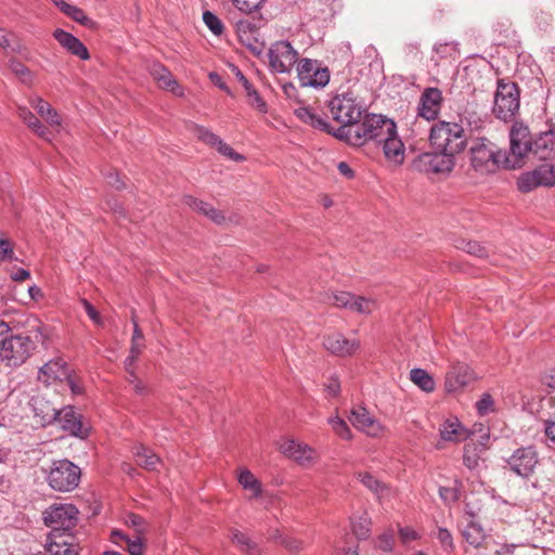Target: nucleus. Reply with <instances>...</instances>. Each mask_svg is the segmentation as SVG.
Segmentation results:
<instances>
[{
  "instance_id": "1",
  "label": "nucleus",
  "mask_w": 555,
  "mask_h": 555,
  "mask_svg": "<svg viewBox=\"0 0 555 555\" xmlns=\"http://www.w3.org/2000/svg\"><path fill=\"white\" fill-rule=\"evenodd\" d=\"M47 337L41 320L29 315L22 332L12 331L8 336L0 348V360L9 367H18L27 361L39 344H44Z\"/></svg>"
},
{
  "instance_id": "2",
  "label": "nucleus",
  "mask_w": 555,
  "mask_h": 555,
  "mask_svg": "<svg viewBox=\"0 0 555 555\" xmlns=\"http://www.w3.org/2000/svg\"><path fill=\"white\" fill-rule=\"evenodd\" d=\"M327 109L332 119L339 125L333 127V137L344 142L365 113V107L351 92L333 96L327 103Z\"/></svg>"
},
{
  "instance_id": "3",
  "label": "nucleus",
  "mask_w": 555,
  "mask_h": 555,
  "mask_svg": "<svg viewBox=\"0 0 555 555\" xmlns=\"http://www.w3.org/2000/svg\"><path fill=\"white\" fill-rule=\"evenodd\" d=\"M470 165L475 171L487 175L500 168L512 169L507 162V152L486 138L476 139L470 147Z\"/></svg>"
},
{
  "instance_id": "4",
  "label": "nucleus",
  "mask_w": 555,
  "mask_h": 555,
  "mask_svg": "<svg viewBox=\"0 0 555 555\" xmlns=\"http://www.w3.org/2000/svg\"><path fill=\"white\" fill-rule=\"evenodd\" d=\"M395 121L383 115L366 114L362 116L346 143L352 146H362L369 141L380 144L386 135L395 134Z\"/></svg>"
},
{
  "instance_id": "5",
  "label": "nucleus",
  "mask_w": 555,
  "mask_h": 555,
  "mask_svg": "<svg viewBox=\"0 0 555 555\" xmlns=\"http://www.w3.org/2000/svg\"><path fill=\"white\" fill-rule=\"evenodd\" d=\"M429 142L434 150L443 151L455 156L466 147L467 138L462 125L438 121L431 126Z\"/></svg>"
},
{
  "instance_id": "6",
  "label": "nucleus",
  "mask_w": 555,
  "mask_h": 555,
  "mask_svg": "<svg viewBox=\"0 0 555 555\" xmlns=\"http://www.w3.org/2000/svg\"><path fill=\"white\" fill-rule=\"evenodd\" d=\"M46 480L51 489L57 492L75 490L81 477V469L67 459L54 460L44 469Z\"/></svg>"
},
{
  "instance_id": "7",
  "label": "nucleus",
  "mask_w": 555,
  "mask_h": 555,
  "mask_svg": "<svg viewBox=\"0 0 555 555\" xmlns=\"http://www.w3.org/2000/svg\"><path fill=\"white\" fill-rule=\"evenodd\" d=\"M529 153H533V138L530 130L524 122L515 121L509 130L508 166L512 169L520 167Z\"/></svg>"
},
{
  "instance_id": "8",
  "label": "nucleus",
  "mask_w": 555,
  "mask_h": 555,
  "mask_svg": "<svg viewBox=\"0 0 555 555\" xmlns=\"http://www.w3.org/2000/svg\"><path fill=\"white\" fill-rule=\"evenodd\" d=\"M519 90L515 82L498 81L492 112L503 121L512 120L519 109Z\"/></svg>"
},
{
  "instance_id": "9",
  "label": "nucleus",
  "mask_w": 555,
  "mask_h": 555,
  "mask_svg": "<svg viewBox=\"0 0 555 555\" xmlns=\"http://www.w3.org/2000/svg\"><path fill=\"white\" fill-rule=\"evenodd\" d=\"M78 509L73 504H54L43 512L44 524L50 533L72 534L78 522Z\"/></svg>"
},
{
  "instance_id": "10",
  "label": "nucleus",
  "mask_w": 555,
  "mask_h": 555,
  "mask_svg": "<svg viewBox=\"0 0 555 555\" xmlns=\"http://www.w3.org/2000/svg\"><path fill=\"white\" fill-rule=\"evenodd\" d=\"M412 165L415 170L424 173H449L455 166V156L434 150L420 154Z\"/></svg>"
},
{
  "instance_id": "11",
  "label": "nucleus",
  "mask_w": 555,
  "mask_h": 555,
  "mask_svg": "<svg viewBox=\"0 0 555 555\" xmlns=\"http://www.w3.org/2000/svg\"><path fill=\"white\" fill-rule=\"evenodd\" d=\"M297 50L287 40H280L271 44L268 51L269 66L278 74L291 73L298 62Z\"/></svg>"
},
{
  "instance_id": "12",
  "label": "nucleus",
  "mask_w": 555,
  "mask_h": 555,
  "mask_svg": "<svg viewBox=\"0 0 555 555\" xmlns=\"http://www.w3.org/2000/svg\"><path fill=\"white\" fill-rule=\"evenodd\" d=\"M297 77L302 87L314 89L324 88L328 85L331 74L321 62L311 59H302L297 65Z\"/></svg>"
},
{
  "instance_id": "13",
  "label": "nucleus",
  "mask_w": 555,
  "mask_h": 555,
  "mask_svg": "<svg viewBox=\"0 0 555 555\" xmlns=\"http://www.w3.org/2000/svg\"><path fill=\"white\" fill-rule=\"evenodd\" d=\"M506 463L515 475L529 478L539 464V454L532 446L520 447L512 453Z\"/></svg>"
},
{
  "instance_id": "14",
  "label": "nucleus",
  "mask_w": 555,
  "mask_h": 555,
  "mask_svg": "<svg viewBox=\"0 0 555 555\" xmlns=\"http://www.w3.org/2000/svg\"><path fill=\"white\" fill-rule=\"evenodd\" d=\"M348 418L354 428L370 437H380L385 431V427L363 405L352 408Z\"/></svg>"
},
{
  "instance_id": "15",
  "label": "nucleus",
  "mask_w": 555,
  "mask_h": 555,
  "mask_svg": "<svg viewBox=\"0 0 555 555\" xmlns=\"http://www.w3.org/2000/svg\"><path fill=\"white\" fill-rule=\"evenodd\" d=\"M327 301L335 307L346 308L363 314H369L376 308L374 300L361 296L356 297L348 292L333 293L327 296Z\"/></svg>"
},
{
  "instance_id": "16",
  "label": "nucleus",
  "mask_w": 555,
  "mask_h": 555,
  "mask_svg": "<svg viewBox=\"0 0 555 555\" xmlns=\"http://www.w3.org/2000/svg\"><path fill=\"white\" fill-rule=\"evenodd\" d=\"M323 346L330 353L346 358L356 354L361 348V343L358 338H347L336 332L323 337Z\"/></svg>"
},
{
  "instance_id": "17",
  "label": "nucleus",
  "mask_w": 555,
  "mask_h": 555,
  "mask_svg": "<svg viewBox=\"0 0 555 555\" xmlns=\"http://www.w3.org/2000/svg\"><path fill=\"white\" fill-rule=\"evenodd\" d=\"M57 413L55 423H59L64 431L78 438L88 437L90 428L82 423V416L75 411L74 406H63Z\"/></svg>"
},
{
  "instance_id": "18",
  "label": "nucleus",
  "mask_w": 555,
  "mask_h": 555,
  "mask_svg": "<svg viewBox=\"0 0 555 555\" xmlns=\"http://www.w3.org/2000/svg\"><path fill=\"white\" fill-rule=\"evenodd\" d=\"M29 405L40 426L46 427L56 422L59 408L44 395L33 396Z\"/></svg>"
},
{
  "instance_id": "19",
  "label": "nucleus",
  "mask_w": 555,
  "mask_h": 555,
  "mask_svg": "<svg viewBox=\"0 0 555 555\" xmlns=\"http://www.w3.org/2000/svg\"><path fill=\"white\" fill-rule=\"evenodd\" d=\"M44 547L49 555L79 554V545L74 534L49 533Z\"/></svg>"
},
{
  "instance_id": "20",
  "label": "nucleus",
  "mask_w": 555,
  "mask_h": 555,
  "mask_svg": "<svg viewBox=\"0 0 555 555\" xmlns=\"http://www.w3.org/2000/svg\"><path fill=\"white\" fill-rule=\"evenodd\" d=\"M441 102L442 93L438 88H426L418 102V116L428 121L435 120L439 115Z\"/></svg>"
},
{
  "instance_id": "21",
  "label": "nucleus",
  "mask_w": 555,
  "mask_h": 555,
  "mask_svg": "<svg viewBox=\"0 0 555 555\" xmlns=\"http://www.w3.org/2000/svg\"><path fill=\"white\" fill-rule=\"evenodd\" d=\"M261 22L262 18L258 21V24L248 20H240L235 26L240 42L255 53H260L262 50V43L258 40Z\"/></svg>"
},
{
  "instance_id": "22",
  "label": "nucleus",
  "mask_w": 555,
  "mask_h": 555,
  "mask_svg": "<svg viewBox=\"0 0 555 555\" xmlns=\"http://www.w3.org/2000/svg\"><path fill=\"white\" fill-rule=\"evenodd\" d=\"M281 452L299 465H309L314 462L315 450L306 443L297 442L293 439L285 440L280 444Z\"/></svg>"
},
{
  "instance_id": "23",
  "label": "nucleus",
  "mask_w": 555,
  "mask_h": 555,
  "mask_svg": "<svg viewBox=\"0 0 555 555\" xmlns=\"http://www.w3.org/2000/svg\"><path fill=\"white\" fill-rule=\"evenodd\" d=\"M53 37L70 54L83 61L90 59L87 47L70 33H67L62 28H56L53 31Z\"/></svg>"
},
{
  "instance_id": "24",
  "label": "nucleus",
  "mask_w": 555,
  "mask_h": 555,
  "mask_svg": "<svg viewBox=\"0 0 555 555\" xmlns=\"http://www.w3.org/2000/svg\"><path fill=\"white\" fill-rule=\"evenodd\" d=\"M380 144L386 158L395 164H402L404 159V144L397 133V126H395V134L386 135Z\"/></svg>"
},
{
  "instance_id": "25",
  "label": "nucleus",
  "mask_w": 555,
  "mask_h": 555,
  "mask_svg": "<svg viewBox=\"0 0 555 555\" xmlns=\"http://www.w3.org/2000/svg\"><path fill=\"white\" fill-rule=\"evenodd\" d=\"M295 115L302 122L313 127L314 129L333 135V126L321 115L317 114L313 108L309 106L299 107L295 111Z\"/></svg>"
},
{
  "instance_id": "26",
  "label": "nucleus",
  "mask_w": 555,
  "mask_h": 555,
  "mask_svg": "<svg viewBox=\"0 0 555 555\" xmlns=\"http://www.w3.org/2000/svg\"><path fill=\"white\" fill-rule=\"evenodd\" d=\"M235 76L237 80L242 83L246 92V96L248 98V104L255 107L260 113H267L268 105L266 101L261 98L259 92L253 87V85L248 81V79L238 68H235Z\"/></svg>"
},
{
  "instance_id": "27",
  "label": "nucleus",
  "mask_w": 555,
  "mask_h": 555,
  "mask_svg": "<svg viewBox=\"0 0 555 555\" xmlns=\"http://www.w3.org/2000/svg\"><path fill=\"white\" fill-rule=\"evenodd\" d=\"M184 203L190 208L203 214L204 216L208 217L211 221H214L217 224H220L224 221V216L222 215V212L217 210L209 203L197 199L191 195H188L184 197Z\"/></svg>"
},
{
  "instance_id": "28",
  "label": "nucleus",
  "mask_w": 555,
  "mask_h": 555,
  "mask_svg": "<svg viewBox=\"0 0 555 555\" xmlns=\"http://www.w3.org/2000/svg\"><path fill=\"white\" fill-rule=\"evenodd\" d=\"M29 103L50 126H61L62 119L59 113L51 106L50 103L40 96L33 98Z\"/></svg>"
},
{
  "instance_id": "29",
  "label": "nucleus",
  "mask_w": 555,
  "mask_h": 555,
  "mask_svg": "<svg viewBox=\"0 0 555 555\" xmlns=\"http://www.w3.org/2000/svg\"><path fill=\"white\" fill-rule=\"evenodd\" d=\"M237 481L245 491H249V500L258 499L262 494L261 481L247 468H241Z\"/></svg>"
},
{
  "instance_id": "30",
  "label": "nucleus",
  "mask_w": 555,
  "mask_h": 555,
  "mask_svg": "<svg viewBox=\"0 0 555 555\" xmlns=\"http://www.w3.org/2000/svg\"><path fill=\"white\" fill-rule=\"evenodd\" d=\"M470 379V375L468 372V367L465 365H460L457 367H453L446 377V389L449 392H454L464 386Z\"/></svg>"
},
{
  "instance_id": "31",
  "label": "nucleus",
  "mask_w": 555,
  "mask_h": 555,
  "mask_svg": "<svg viewBox=\"0 0 555 555\" xmlns=\"http://www.w3.org/2000/svg\"><path fill=\"white\" fill-rule=\"evenodd\" d=\"M555 150V135L550 128L533 139V154L546 158Z\"/></svg>"
},
{
  "instance_id": "32",
  "label": "nucleus",
  "mask_w": 555,
  "mask_h": 555,
  "mask_svg": "<svg viewBox=\"0 0 555 555\" xmlns=\"http://www.w3.org/2000/svg\"><path fill=\"white\" fill-rule=\"evenodd\" d=\"M410 379L424 392L430 393L436 389L433 376L425 370L415 367L410 371Z\"/></svg>"
},
{
  "instance_id": "33",
  "label": "nucleus",
  "mask_w": 555,
  "mask_h": 555,
  "mask_svg": "<svg viewBox=\"0 0 555 555\" xmlns=\"http://www.w3.org/2000/svg\"><path fill=\"white\" fill-rule=\"evenodd\" d=\"M463 537L468 544L474 547H480L486 539V532L478 522L470 521L463 531Z\"/></svg>"
},
{
  "instance_id": "34",
  "label": "nucleus",
  "mask_w": 555,
  "mask_h": 555,
  "mask_svg": "<svg viewBox=\"0 0 555 555\" xmlns=\"http://www.w3.org/2000/svg\"><path fill=\"white\" fill-rule=\"evenodd\" d=\"M151 75L157 80L160 88L173 91L177 81L172 74L162 64H153L151 67Z\"/></svg>"
},
{
  "instance_id": "35",
  "label": "nucleus",
  "mask_w": 555,
  "mask_h": 555,
  "mask_svg": "<svg viewBox=\"0 0 555 555\" xmlns=\"http://www.w3.org/2000/svg\"><path fill=\"white\" fill-rule=\"evenodd\" d=\"M441 439L446 441H456L462 439L464 434V428L461 423L454 420H447L439 429Z\"/></svg>"
},
{
  "instance_id": "36",
  "label": "nucleus",
  "mask_w": 555,
  "mask_h": 555,
  "mask_svg": "<svg viewBox=\"0 0 555 555\" xmlns=\"http://www.w3.org/2000/svg\"><path fill=\"white\" fill-rule=\"evenodd\" d=\"M135 459L140 466L149 470H155L160 462V459L157 454L143 446L137 448Z\"/></svg>"
},
{
  "instance_id": "37",
  "label": "nucleus",
  "mask_w": 555,
  "mask_h": 555,
  "mask_svg": "<svg viewBox=\"0 0 555 555\" xmlns=\"http://www.w3.org/2000/svg\"><path fill=\"white\" fill-rule=\"evenodd\" d=\"M65 375V363L61 360L49 361L39 369V378L47 376L44 382H49V379H60Z\"/></svg>"
},
{
  "instance_id": "38",
  "label": "nucleus",
  "mask_w": 555,
  "mask_h": 555,
  "mask_svg": "<svg viewBox=\"0 0 555 555\" xmlns=\"http://www.w3.org/2000/svg\"><path fill=\"white\" fill-rule=\"evenodd\" d=\"M231 539L232 542L235 543L241 551L248 553L250 555L259 554L258 545L254 541H251L245 533L240 532L238 530H232Z\"/></svg>"
},
{
  "instance_id": "39",
  "label": "nucleus",
  "mask_w": 555,
  "mask_h": 555,
  "mask_svg": "<svg viewBox=\"0 0 555 555\" xmlns=\"http://www.w3.org/2000/svg\"><path fill=\"white\" fill-rule=\"evenodd\" d=\"M192 132L197 138V140L205 143L206 145L216 147L217 144H220L221 138L204 126L193 125Z\"/></svg>"
},
{
  "instance_id": "40",
  "label": "nucleus",
  "mask_w": 555,
  "mask_h": 555,
  "mask_svg": "<svg viewBox=\"0 0 555 555\" xmlns=\"http://www.w3.org/2000/svg\"><path fill=\"white\" fill-rule=\"evenodd\" d=\"M327 423L332 427L335 435H337L339 438L344 440L352 439V433L349 425L338 415L328 417Z\"/></svg>"
},
{
  "instance_id": "41",
  "label": "nucleus",
  "mask_w": 555,
  "mask_h": 555,
  "mask_svg": "<svg viewBox=\"0 0 555 555\" xmlns=\"http://www.w3.org/2000/svg\"><path fill=\"white\" fill-rule=\"evenodd\" d=\"M64 14L85 27L94 28L96 25L93 20L86 15L82 9L76 5L70 4L69 7H66V12Z\"/></svg>"
},
{
  "instance_id": "42",
  "label": "nucleus",
  "mask_w": 555,
  "mask_h": 555,
  "mask_svg": "<svg viewBox=\"0 0 555 555\" xmlns=\"http://www.w3.org/2000/svg\"><path fill=\"white\" fill-rule=\"evenodd\" d=\"M456 247L469 255L476 256L478 258H486L488 257V250L485 246H482L480 243L475 241H466L462 240L459 242Z\"/></svg>"
},
{
  "instance_id": "43",
  "label": "nucleus",
  "mask_w": 555,
  "mask_h": 555,
  "mask_svg": "<svg viewBox=\"0 0 555 555\" xmlns=\"http://www.w3.org/2000/svg\"><path fill=\"white\" fill-rule=\"evenodd\" d=\"M539 177L537 175V169L533 171L522 173L517 181V186L521 192H530L534 188L540 186Z\"/></svg>"
},
{
  "instance_id": "44",
  "label": "nucleus",
  "mask_w": 555,
  "mask_h": 555,
  "mask_svg": "<svg viewBox=\"0 0 555 555\" xmlns=\"http://www.w3.org/2000/svg\"><path fill=\"white\" fill-rule=\"evenodd\" d=\"M203 22L215 36H221L223 34L224 25L215 13L205 11L203 13Z\"/></svg>"
},
{
  "instance_id": "45",
  "label": "nucleus",
  "mask_w": 555,
  "mask_h": 555,
  "mask_svg": "<svg viewBox=\"0 0 555 555\" xmlns=\"http://www.w3.org/2000/svg\"><path fill=\"white\" fill-rule=\"evenodd\" d=\"M537 175L541 185H555V165L544 164L537 168Z\"/></svg>"
},
{
  "instance_id": "46",
  "label": "nucleus",
  "mask_w": 555,
  "mask_h": 555,
  "mask_svg": "<svg viewBox=\"0 0 555 555\" xmlns=\"http://www.w3.org/2000/svg\"><path fill=\"white\" fill-rule=\"evenodd\" d=\"M12 73L20 78L23 83H30L33 80L31 72L22 62L12 59L9 62Z\"/></svg>"
},
{
  "instance_id": "47",
  "label": "nucleus",
  "mask_w": 555,
  "mask_h": 555,
  "mask_svg": "<svg viewBox=\"0 0 555 555\" xmlns=\"http://www.w3.org/2000/svg\"><path fill=\"white\" fill-rule=\"evenodd\" d=\"M358 479L364 487L375 494H380L385 489L384 485L370 473H359Z\"/></svg>"
},
{
  "instance_id": "48",
  "label": "nucleus",
  "mask_w": 555,
  "mask_h": 555,
  "mask_svg": "<svg viewBox=\"0 0 555 555\" xmlns=\"http://www.w3.org/2000/svg\"><path fill=\"white\" fill-rule=\"evenodd\" d=\"M231 2L240 12L251 14L259 11L266 0H231Z\"/></svg>"
},
{
  "instance_id": "49",
  "label": "nucleus",
  "mask_w": 555,
  "mask_h": 555,
  "mask_svg": "<svg viewBox=\"0 0 555 555\" xmlns=\"http://www.w3.org/2000/svg\"><path fill=\"white\" fill-rule=\"evenodd\" d=\"M370 519L366 516L360 517L358 520L352 522V531L354 535L360 540H365L370 535Z\"/></svg>"
},
{
  "instance_id": "50",
  "label": "nucleus",
  "mask_w": 555,
  "mask_h": 555,
  "mask_svg": "<svg viewBox=\"0 0 555 555\" xmlns=\"http://www.w3.org/2000/svg\"><path fill=\"white\" fill-rule=\"evenodd\" d=\"M221 155L225 156L229 159H232L234 162H243L245 160V157L242 154L236 153L229 144L223 142L222 139H220V144H217L215 147Z\"/></svg>"
},
{
  "instance_id": "51",
  "label": "nucleus",
  "mask_w": 555,
  "mask_h": 555,
  "mask_svg": "<svg viewBox=\"0 0 555 555\" xmlns=\"http://www.w3.org/2000/svg\"><path fill=\"white\" fill-rule=\"evenodd\" d=\"M126 524L133 528L139 534H142L146 531V521L140 515L133 513L128 514Z\"/></svg>"
},
{
  "instance_id": "52",
  "label": "nucleus",
  "mask_w": 555,
  "mask_h": 555,
  "mask_svg": "<svg viewBox=\"0 0 555 555\" xmlns=\"http://www.w3.org/2000/svg\"><path fill=\"white\" fill-rule=\"evenodd\" d=\"M18 117L28 126L29 129L35 128L40 122L39 118L27 107H18Z\"/></svg>"
},
{
  "instance_id": "53",
  "label": "nucleus",
  "mask_w": 555,
  "mask_h": 555,
  "mask_svg": "<svg viewBox=\"0 0 555 555\" xmlns=\"http://www.w3.org/2000/svg\"><path fill=\"white\" fill-rule=\"evenodd\" d=\"M494 401L489 393H483L481 398L476 402V409L478 414L486 415L493 409Z\"/></svg>"
},
{
  "instance_id": "54",
  "label": "nucleus",
  "mask_w": 555,
  "mask_h": 555,
  "mask_svg": "<svg viewBox=\"0 0 555 555\" xmlns=\"http://www.w3.org/2000/svg\"><path fill=\"white\" fill-rule=\"evenodd\" d=\"M281 543L287 551L295 554L304 550V542L294 537H285L282 539Z\"/></svg>"
},
{
  "instance_id": "55",
  "label": "nucleus",
  "mask_w": 555,
  "mask_h": 555,
  "mask_svg": "<svg viewBox=\"0 0 555 555\" xmlns=\"http://www.w3.org/2000/svg\"><path fill=\"white\" fill-rule=\"evenodd\" d=\"M395 544V537L392 531H387L378 538V548L384 552H390Z\"/></svg>"
},
{
  "instance_id": "56",
  "label": "nucleus",
  "mask_w": 555,
  "mask_h": 555,
  "mask_svg": "<svg viewBox=\"0 0 555 555\" xmlns=\"http://www.w3.org/2000/svg\"><path fill=\"white\" fill-rule=\"evenodd\" d=\"M81 305H82L86 313L90 318V320H92L93 323H95L96 325H101L102 318H101L99 311L92 306V304L90 301H88L87 299H82Z\"/></svg>"
},
{
  "instance_id": "57",
  "label": "nucleus",
  "mask_w": 555,
  "mask_h": 555,
  "mask_svg": "<svg viewBox=\"0 0 555 555\" xmlns=\"http://www.w3.org/2000/svg\"><path fill=\"white\" fill-rule=\"evenodd\" d=\"M14 257V251L12 244L9 240L0 237V259L1 260H12Z\"/></svg>"
},
{
  "instance_id": "58",
  "label": "nucleus",
  "mask_w": 555,
  "mask_h": 555,
  "mask_svg": "<svg viewBox=\"0 0 555 555\" xmlns=\"http://www.w3.org/2000/svg\"><path fill=\"white\" fill-rule=\"evenodd\" d=\"M127 550L130 555H142L144 550V544L141 538H137L135 540L127 539Z\"/></svg>"
},
{
  "instance_id": "59",
  "label": "nucleus",
  "mask_w": 555,
  "mask_h": 555,
  "mask_svg": "<svg viewBox=\"0 0 555 555\" xmlns=\"http://www.w3.org/2000/svg\"><path fill=\"white\" fill-rule=\"evenodd\" d=\"M437 538L444 548H453L452 534L448 529L439 528Z\"/></svg>"
},
{
  "instance_id": "60",
  "label": "nucleus",
  "mask_w": 555,
  "mask_h": 555,
  "mask_svg": "<svg viewBox=\"0 0 555 555\" xmlns=\"http://www.w3.org/2000/svg\"><path fill=\"white\" fill-rule=\"evenodd\" d=\"M399 537L402 543H409L415 541L418 538L417 532L410 527H400Z\"/></svg>"
},
{
  "instance_id": "61",
  "label": "nucleus",
  "mask_w": 555,
  "mask_h": 555,
  "mask_svg": "<svg viewBox=\"0 0 555 555\" xmlns=\"http://www.w3.org/2000/svg\"><path fill=\"white\" fill-rule=\"evenodd\" d=\"M325 390L330 397H337L340 392V383L336 376H331L325 384Z\"/></svg>"
},
{
  "instance_id": "62",
  "label": "nucleus",
  "mask_w": 555,
  "mask_h": 555,
  "mask_svg": "<svg viewBox=\"0 0 555 555\" xmlns=\"http://www.w3.org/2000/svg\"><path fill=\"white\" fill-rule=\"evenodd\" d=\"M463 463L467 468L474 469L478 465V456L474 452L470 453L468 448H465Z\"/></svg>"
},
{
  "instance_id": "63",
  "label": "nucleus",
  "mask_w": 555,
  "mask_h": 555,
  "mask_svg": "<svg viewBox=\"0 0 555 555\" xmlns=\"http://www.w3.org/2000/svg\"><path fill=\"white\" fill-rule=\"evenodd\" d=\"M106 182L111 186L115 189H121L125 186L124 182L120 180L119 173L117 171H109L106 177Z\"/></svg>"
},
{
  "instance_id": "64",
  "label": "nucleus",
  "mask_w": 555,
  "mask_h": 555,
  "mask_svg": "<svg viewBox=\"0 0 555 555\" xmlns=\"http://www.w3.org/2000/svg\"><path fill=\"white\" fill-rule=\"evenodd\" d=\"M13 326H11L9 323H7L3 320H0V348L7 340L10 333L13 331Z\"/></svg>"
}]
</instances>
